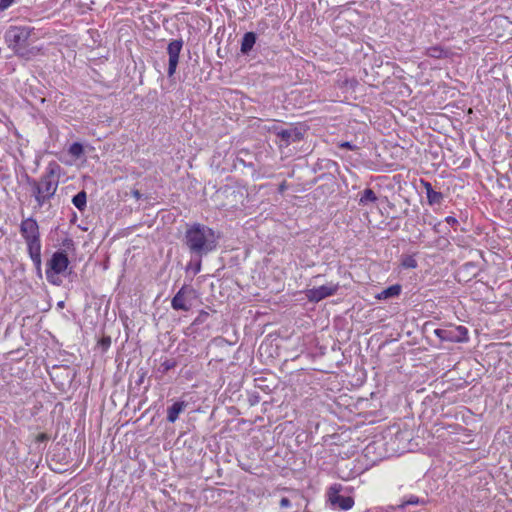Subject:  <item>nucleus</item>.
<instances>
[{
	"mask_svg": "<svg viewBox=\"0 0 512 512\" xmlns=\"http://www.w3.org/2000/svg\"><path fill=\"white\" fill-rule=\"evenodd\" d=\"M33 36V28L11 26L5 33V40L17 56L31 60L42 54V49L34 45Z\"/></svg>",
	"mask_w": 512,
	"mask_h": 512,
	"instance_id": "obj_1",
	"label": "nucleus"
},
{
	"mask_svg": "<svg viewBox=\"0 0 512 512\" xmlns=\"http://www.w3.org/2000/svg\"><path fill=\"white\" fill-rule=\"evenodd\" d=\"M60 171V165L52 161L47 165L45 173L39 180L27 177V183L31 187L32 195L39 207H42L55 195L59 184Z\"/></svg>",
	"mask_w": 512,
	"mask_h": 512,
	"instance_id": "obj_2",
	"label": "nucleus"
},
{
	"mask_svg": "<svg viewBox=\"0 0 512 512\" xmlns=\"http://www.w3.org/2000/svg\"><path fill=\"white\" fill-rule=\"evenodd\" d=\"M185 244L191 253L202 257L217 246L215 232L203 224H194L185 233Z\"/></svg>",
	"mask_w": 512,
	"mask_h": 512,
	"instance_id": "obj_3",
	"label": "nucleus"
},
{
	"mask_svg": "<svg viewBox=\"0 0 512 512\" xmlns=\"http://www.w3.org/2000/svg\"><path fill=\"white\" fill-rule=\"evenodd\" d=\"M20 233L27 244L32 262L39 269L41 267V241L37 221L31 217L23 219L20 224Z\"/></svg>",
	"mask_w": 512,
	"mask_h": 512,
	"instance_id": "obj_4",
	"label": "nucleus"
},
{
	"mask_svg": "<svg viewBox=\"0 0 512 512\" xmlns=\"http://www.w3.org/2000/svg\"><path fill=\"white\" fill-rule=\"evenodd\" d=\"M195 298V290L187 285L182 286L171 300V307L177 311H189Z\"/></svg>",
	"mask_w": 512,
	"mask_h": 512,
	"instance_id": "obj_5",
	"label": "nucleus"
},
{
	"mask_svg": "<svg viewBox=\"0 0 512 512\" xmlns=\"http://www.w3.org/2000/svg\"><path fill=\"white\" fill-rule=\"evenodd\" d=\"M435 334L440 340L447 342L460 343L468 340V330L464 326L436 329Z\"/></svg>",
	"mask_w": 512,
	"mask_h": 512,
	"instance_id": "obj_6",
	"label": "nucleus"
},
{
	"mask_svg": "<svg viewBox=\"0 0 512 512\" xmlns=\"http://www.w3.org/2000/svg\"><path fill=\"white\" fill-rule=\"evenodd\" d=\"M340 490L341 486L337 484L330 487L328 491V499L331 505L344 511L351 509L354 505V499L350 496L340 495Z\"/></svg>",
	"mask_w": 512,
	"mask_h": 512,
	"instance_id": "obj_7",
	"label": "nucleus"
},
{
	"mask_svg": "<svg viewBox=\"0 0 512 512\" xmlns=\"http://www.w3.org/2000/svg\"><path fill=\"white\" fill-rule=\"evenodd\" d=\"M69 264L68 256L64 251H57L55 252L51 259L49 260L47 266L48 269L46 271L47 278H51V272L54 274H61L63 273Z\"/></svg>",
	"mask_w": 512,
	"mask_h": 512,
	"instance_id": "obj_8",
	"label": "nucleus"
},
{
	"mask_svg": "<svg viewBox=\"0 0 512 512\" xmlns=\"http://www.w3.org/2000/svg\"><path fill=\"white\" fill-rule=\"evenodd\" d=\"M183 48V40L175 39L172 40L167 47V53L169 56V64H168V76L172 77L175 72L179 62V55Z\"/></svg>",
	"mask_w": 512,
	"mask_h": 512,
	"instance_id": "obj_9",
	"label": "nucleus"
},
{
	"mask_svg": "<svg viewBox=\"0 0 512 512\" xmlns=\"http://www.w3.org/2000/svg\"><path fill=\"white\" fill-rule=\"evenodd\" d=\"M338 290V285H322L316 288L308 289L306 291V297L311 302H319L326 297L334 295Z\"/></svg>",
	"mask_w": 512,
	"mask_h": 512,
	"instance_id": "obj_10",
	"label": "nucleus"
},
{
	"mask_svg": "<svg viewBox=\"0 0 512 512\" xmlns=\"http://www.w3.org/2000/svg\"><path fill=\"white\" fill-rule=\"evenodd\" d=\"M303 132L298 127H290L288 129H283L279 133V138L281 141V146H289L292 143L298 142L303 139Z\"/></svg>",
	"mask_w": 512,
	"mask_h": 512,
	"instance_id": "obj_11",
	"label": "nucleus"
},
{
	"mask_svg": "<svg viewBox=\"0 0 512 512\" xmlns=\"http://www.w3.org/2000/svg\"><path fill=\"white\" fill-rule=\"evenodd\" d=\"M186 403L184 401L175 402L171 407L167 410V420L170 423H174L179 414L185 409Z\"/></svg>",
	"mask_w": 512,
	"mask_h": 512,
	"instance_id": "obj_12",
	"label": "nucleus"
},
{
	"mask_svg": "<svg viewBox=\"0 0 512 512\" xmlns=\"http://www.w3.org/2000/svg\"><path fill=\"white\" fill-rule=\"evenodd\" d=\"M401 290H402L401 285L395 284V285H392V286L384 289L380 293H378L376 295V298L378 300H386V299H389V298L397 297V296L400 295Z\"/></svg>",
	"mask_w": 512,
	"mask_h": 512,
	"instance_id": "obj_13",
	"label": "nucleus"
},
{
	"mask_svg": "<svg viewBox=\"0 0 512 512\" xmlns=\"http://www.w3.org/2000/svg\"><path fill=\"white\" fill-rule=\"evenodd\" d=\"M256 42V34L254 32H247L244 34L241 42V52L247 54L251 51Z\"/></svg>",
	"mask_w": 512,
	"mask_h": 512,
	"instance_id": "obj_14",
	"label": "nucleus"
},
{
	"mask_svg": "<svg viewBox=\"0 0 512 512\" xmlns=\"http://www.w3.org/2000/svg\"><path fill=\"white\" fill-rule=\"evenodd\" d=\"M423 185L426 190L428 202L430 204L440 203L443 198L442 194L440 192L435 191L429 182H423Z\"/></svg>",
	"mask_w": 512,
	"mask_h": 512,
	"instance_id": "obj_15",
	"label": "nucleus"
},
{
	"mask_svg": "<svg viewBox=\"0 0 512 512\" xmlns=\"http://www.w3.org/2000/svg\"><path fill=\"white\" fill-rule=\"evenodd\" d=\"M376 201H377V196H376L375 192L370 188L365 189L361 193V196L359 198L360 205H367L368 203H375Z\"/></svg>",
	"mask_w": 512,
	"mask_h": 512,
	"instance_id": "obj_16",
	"label": "nucleus"
},
{
	"mask_svg": "<svg viewBox=\"0 0 512 512\" xmlns=\"http://www.w3.org/2000/svg\"><path fill=\"white\" fill-rule=\"evenodd\" d=\"M426 55L435 59H442L448 56V51L440 46H432L426 50Z\"/></svg>",
	"mask_w": 512,
	"mask_h": 512,
	"instance_id": "obj_17",
	"label": "nucleus"
},
{
	"mask_svg": "<svg viewBox=\"0 0 512 512\" xmlns=\"http://www.w3.org/2000/svg\"><path fill=\"white\" fill-rule=\"evenodd\" d=\"M72 202L77 209H79L80 211H83L86 207V202H87L86 192L80 191L79 193H77L73 197Z\"/></svg>",
	"mask_w": 512,
	"mask_h": 512,
	"instance_id": "obj_18",
	"label": "nucleus"
},
{
	"mask_svg": "<svg viewBox=\"0 0 512 512\" xmlns=\"http://www.w3.org/2000/svg\"><path fill=\"white\" fill-rule=\"evenodd\" d=\"M401 265L406 269H414L417 267V261L412 255H404L401 260Z\"/></svg>",
	"mask_w": 512,
	"mask_h": 512,
	"instance_id": "obj_19",
	"label": "nucleus"
},
{
	"mask_svg": "<svg viewBox=\"0 0 512 512\" xmlns=\"http://www.w3.org/2000/svg\"><path fill=\"white\" fill-rule=\"evenodd\" d=\"M420 504H424V500L423 499H420L419 497L417 496H414V495H411L407 500L403 501L399 506L398 508L399 509H404L406 506L408 505H420Z\"/></svg>",
	"mask_w": 512,
	"mask_h": 512,
	"instance_id": "obj_20",
	"label": "nucleus"
},
{
	"mask_svg": "<svg viewBox=\"0 0 512 512\" xmlns=\"http://www.w3.org/2000/svg\"><path fill=\"white\" fill-rule=\"evenodd\" d=\"M84 152V149H83V146L78 143V142H75L73 143L70 147H69V153L74 156V157H80Z\"/></svg>",
	"mask_w": 512,
	"mask_h": 512,
	"instance_id": "obj_21",
	"label": "nucleus"
},
{
	"mask_svg": "<svg viewBox=\"0 0 512 512\" xmlns=\"http://www.w3.org/2000/svg\"><path fill=\"white\" fill-rule=\"evenodd\" d=\"M177 365L176 361L173 360V359H166L164 362L161 363L160 365V371L165 374L167 373L169 370L175 368Z\"/></svg>",
	"mask_w": 512,
	"mask_h": 512,
	"instance_id": "obj_22",
	"label": "nucleus"
},
{
	"mask_svg": "<svg viewBox=\"0 0 512 512\" xmlns=\"http://www.w3.org/2000/svg\"><path fill=\"white\" fill-rule=\"evenodd\" d=\"M266 131L268 132H271L273 134H275L277 137L279 136V133L281 132L282 128L276 123V122H271L270 125H265L263 127Z\"/></svg>",
	"mask_w": 512,
	"mask_h": 512,
	"instance_id": "obj_23",
	"label": "nucleus"
},
{
	"mask_svg": "<svg viewBox=\"0 0 512 512\" xmlns=\"http://www.w3.org/2000/svg\"><path fill=\"white\" fill-rule=\"evenodd\" d=\"M15 0H0V12L8 9Z\"/></svg>",
	"mask_w": 512,
	"mask_h": 512,
	"instance_id": "obj_24",
	"label": "nucleus"
},
{
	"mask_svg": "<svg viewBox=\"0 0 512 512\" xmlns=\"http://www.w3.org/2000/svg\"><path fill=\"white\" fill-rule=\"evenodd\" d=\"M338 146L340 148L349 149V150H356L357 149V146H355L352 143L347 142V141L346 142H341Z\"/></svg>",
	"mask_w": 512,
	"mask_h": 512,
	"instance_id": "obj_25",
	"label": "nucleus"
},
{
	"mask_svg": "<svg viewBox=\"0 0 512 512\" xmlns=\"http://www.w3.org/2000/svg\"><path fill=\"white\" fill-rule=\"evenodd\" d=\"M291 506V502L288 498L286 497H283L281 500H280V507L281 508H288Z\"/></svg>",
	"mask_w": 512,
	"mask_h": 512,
	"instance_id": "obj_26",
	"label": "nucleus"
},
{
	"mask_svg": "<svg viewBox=\"0 0 512 512\" xmlns=\"http://www.w3.org/2000/svg\"><path fill=\"white\" fill-rule=\"evenodd\" d=\"M446 222H447L448 224H450V225H454V224H456L458 221H457V219H456V218H454V217H452V216H448V217L446 218Z\"/></svg>",
	"mask_w": 512,
	"mask_h": 512,
	"instance_id": "obj_27",
	"label": "nucleus"
},
{
	"mask_svg": "<svg viewBox=\"0 0 512 512\" xmlns=\"http://www.w3.org/2000/svg\"><path fill=\"white\" fill-rule=\"evenodd\" d=\"M132 195H133L136 199H140V198H141V193H140L138 190H133V191H132Z\"/></svg>",
	"mask_w": 512,
	"mask_h": 512,
	"instance_id": "obj_28",
	"label": "nucleus"
},
{
	"mask_svg": "<svg viewBox=\"0 0 512 512\" xmlns=\"http://www.w3.org/2000/svg\"><path fill=\"white\" fill-rule=\"evenodd\" d=\"M286 190V182H282L280 185H279V192H284Z\"/></svg>",
	"mask_w": 512,
	"mask_h": 512,
	"instance_id": "obj_29",
	"label": "nucleus"
},
{
	"mask_svg": "<svg viewBox=\"0 0 512 512\" xmlns=\"http://www.w3.org/2000/svg\"><path fill=\"white\" fill-rule=\"evenodd\" d=\"M70 245H73L72 240L71 239H66L65 242H64V246L69 248Z\"/></svg>",
	"mask_w": 512,
	"mask_h": 512,
	"instance_id": "obj_30",
	"label": "nucleus"
},
{
	"mask_svg": "<svg viewBox=\"0 0 512 512\" xmlns=\"http://www.w3.org/2000/svg\"><path fill=\"white\" fill-rule=\"evenodd\" d=\"M200 270H201V262L199 261V262L197 263V265L195 266V273L200 272Z\"/></svg>",
	"mask_w": 512,
	"mask_h": 512,
	"instance_id": "obj_31",
	"label": "nucleus"
},
{
	"mask_svg": "<svg viewBox=\"0 0 512 512\" xmlns=\"http://www.w3.org/2000/svg\"><path fill=\"white\" fill-rule=\"evenodd\" d=\"M202 318H205V316H208V313H202Z\"/></svg>",
	"mask_w": 512,
	"mask_h": 512,
	"instance_id": "obj_32",
	"label": "nucleus"
},
{
	"mask_svg": "<svg viewBox=\"0 0 512 512\" xmlns=\"http://www.w3.org/2000/svg\"><path fill=\"white\" fill-rule=\"evenodd\" d=\"M202 318H205V316H208V313H202Z\"/></svg>",
	"mask_w": 512,
	"mask_h": 512,
	"instance_id": "obj_33",
	"label": "nucleus"
}]
</instances>
